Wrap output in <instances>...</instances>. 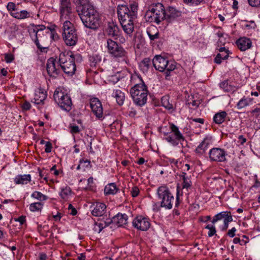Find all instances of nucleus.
I'll use <instances>...</instances> for the list:
<instances>
[{
  "mask_svg": "<svg viewBox=\"0 0 260 260\" xmlns=\"http://www.w3.org/2000/svg\"><path fill=\"white\" fill-rule=\"evenodd\" d=\"M147 34L148 35L150 39L153 41L159 38V32L156 28L153 26L150 27L147 29Z\"/></svg>",
  "mask_w": 260,
  "mask_h": 260,
  "instance_id": "34",
  "label": "nucleus"
},
{
  "mask_svg": "<svg viewBox=\"0 0 260 260\" xmlns=\"http://www.w3.org/2000/svg\"><path fill=\"white\" fill-rule=\"evenodd\" d=\"M200 104V102L198 101L193 100L192 102H188L187 104L188 105L189 107H193L195 108H197Z\"/></svg>",
  "mask_w": 260,
  "mask_h": 260,
  "instance_id": "53",
  "label": "nucleus"
},
{
  "mask_svg": "<svg viewBox=\"0 0 260 260\" xmlns=\"http://www.w3.org/2000/svg\"><path fill=\"white\" fill-rule=\"evenodd\" d=\"M192 122H198L201 124H204L205 120L203 118H191Z\"/></svg>",
  "mask_w": 260,
  "mask_h": 260,
  "instance_id": "60",
  "label": "nucleus"
},
{
  "mask_svg": "<svg viewBox=\"0 0 260 260\" xmlns=\"http://www.w3.org/2000/svg\"><path fill=\"white\" fill-rule=\"evenodd\" d=\"M226 151L221 148L214 147L209 152V157L211 161L221 162L226 161L227 155Z\"/></svg>",
  "mask_w": 260,
  "mask_h": 260,
  "instance_id": "11",
  "label": "nucleus"
},
{
  "mask_svg": "<svg viewBox=\"0 0 260 260\" xmlns=\"http://www.w3.org/2000/svg\"><path fill=\"white\" fill-rule=\"evenodd\" d=\"M85 27L92 29H96L100 26V18L98 12L85 20L83 22Z\"/></svg>",
  "mask_w": 260,
  "mask_h": 260,
  "instance_id": "16",
  "label": "nucleus"
},
{
  "mask_svg": "<svg viewBox=\"0 0 260 260\" xmlns=\"http://www.w3.org/2000/svg\"><path fill=\"white\" fill-rule=\"evenodd\" d=\"M247 139L243 135H240L238 137L237 143L240 145H243L246 142Z\"/></svg>",
  "mask_w": 260,
  "mask_h": 260,
  "instance_id": "52",
  "label": "nucleus"
},
{
  "mask_svg": "<svg viewBox=\"0 0 260 260\" xmlns=\"http://www.w3.org/2000/svg\"><path fill=\"white\" fill-rule=\"evenodd\" d=\"M138 4L130 5L129 8L125 5L119 6L117 14L121 27L125 34L131 35L134 30V20L137 18Z\"/></svg>",
  "mask_w": 260,
  "mask_h": 260,
  "instance_id": "1",
  "label": "nucleus"
},
{
  "mask_svg": "<svg viewBox=\"0 0 260 260\" xmlns=\"http://www.w3.org/2000/svg\"><path fill=\"white\" fill-rule=\"evenodd\" d=\"M112 96H114L119 105H122L125 99L124 93L119 89L113 90Z\"/></svg>",
  "mask_w": 260,
  "mask_h": 260,
  "instance_id": "28",
  "label": "nucleus"
},
{
  "mask_svg": "<svg viewBox=\"0 0 260 260\" xmlns=\"http://www.w3.org/2000/svg\"><path fill=\"white\" fill-rule=\"evenodd\" d=\"M133 79L137 78L140 83L136 84L130 89V93L135 104L139 106H144L147 103L148 90L147 86L138 76H134Z\"/></svg>",
  "mask_w": 260,
  "mask_h": 260,
  "instance_id": "2",
  "label": "nucleus"
},
{
  "mask_svg": "<svg viewBox=\"0 0 260 260\" xmlns=\"http://www.w3.org/2000/svg\"><path fill=\"white\" fill-rule=\"evenodd\" d=\"M5 59L7 63H10L13 61L14 57L11 53H6L5 54Z\"/></svg>",
  "mask_w": 260,
  "mask_h": 260,
  "instance_id": "47",
  "label": "nucleus"
},
{
  "mask_svg": "<svg viewBox=\"0 0 260 260\" xmlns=\"http://www.w3.org/2000/svg\"><path fill=\"white\" fill-rule=\"evenodd\" d=\"M90 106L92 112L98 119H101L103 116V108L101 101L96 98L90 100Z\"/></svg>",
  "mask_w": 260,
  "mask_h": 260,
  "instance_id": "14",
  "label": "nucleus"
},
{
  "mask_svg": "<svg viewBox=\"0 0 260 260\" xmlns=\"http://www.w3.org/2000/svg\"><path fill=\"white\" fill-rule=\"evenodd\" d=\"M52 146V144L49 142L45 143V152L46 153H49L51 151Z\"/></svg>",
  "mask_w": 260,
  "mask_h": 260,
  "instance_id": "54",
  "label": "nucleus"
},
{
  "mask_svg": "<svg viewBox=\"0 0 260 260\" xmlns=\"http://www.w3.org/2000/svg\"><path fill=\"white\" fill-rule=\"evenodd\" d=\"M111 223V219L108 218H107L106 220H101L100 222H96L93 227V230L100 233L103 229L108 226Z\"/></svg>",
  "mask_w": 260,
  "mask_h": 260,
  "instance_id": "26",
  "label": "nucleus"
},
{
  "mask_svg": "<svg viewBox=\"0 0 260 260\" xmlns=\"http://www.w3.org/2000/svg\"><path fill=\"white\" fill-rule=\"evenodd\" d=\"M43 204L41 202H35L30 204L29 210L32 212L40 211L43 208Z\"/></svg>",
  "mask_w": 260,
  "mask_h": 260,
  "instance_id": "39",
  "label": "nucleus"
},
{
  "mask_svg": "<svg viewBox=\"0 0 260 260\" xmlns=\"http://www.w3.org/2000/svg\"><path fill=\"white\" fill-rule=\"evenodd\" d=\"M127 215L125 214L118 213L111 219L112 222L116 224L118 226H122L127 223Z\"/></svg>",
  "mask_w": 260,
  "mask_h": 260,
  "instance_id": "23",
  "label": "nucleus"
},
{
  "mask_svg": "<svg viewBox=\"0 0 260 260\" xmlns=\"http://www.w3.org/2000/svg\"><path fill=\"white\" fill-rule=\"evenodd\" d=\"M180 177L183 180L182 188L186 189L187 190L190 188L192 185V183L190 180V177L186 175L184 172H182L180 175Z\"/></svg>",
  "mask_w": 260,
  "mask_h": 260,
  "instance_id": "30",
  "label": "nucleus"
},
{
  "mask_svg": "<svg viewBox=\"0 0 260 260\" xmlns=\"http://www.w3.org/2000/svg\"><path fill=\"white\" fill-rule=\"evenodd\" d=\"M55 221L59 220L61 217V214L60 213H58L56 215L53 216Z\"/></svg>",
  "mask_w": 260,
  "mask_h": 260,
  "instance_id": "63",
  "label": "nucleus"
},
{
  "mask_svg": "<svg viewBox=\"0 0 260 260\" xmlns=\"http://www.w3.org/2000/svg\"><path fill=\"white\" fill-rule=\"evenodd\" d=\"M205 229L209 230L208 233V237H211L216 235V230L214 224H209L205 227Z\"/></svg>",
  "mask_w": 260,
  "mask_h": 260,
  "instance_id": "41",
  "label": "nucleus"
},
{
  "mask_svg": "<svg viewBox=\"0 0 260 260\" xmlns=\"http://www.w3.org/2000/svg\"><path fill=\"white\" fill-rule=\"evenodd\" d=\"M107 47L108 52L113 57L118 58L127 56V53L125 50L110 39L107 40Z\"/></svg>",
  "mask_w": 260,
  "mask_h": 260,
  "instance_id": "10",
  "label": "nucleus"
},
{
  "mask_svg": "<svg viewBox=\"0 0 260 260\" xmlns=\"http://www.w3.org/2000/svg\"><path fill=\"white\" fill-rule=\"evenodd\" d=\"M204 0H183V2L189 6H198L201 4Z\"/></svg>",
  "mask_w": 260,
  "mask_h": 260,
  "instance_id": "45",
  "label": "nucleus"
},
{
  "mask_svg": "<svg viewBox=\"0 0 260 260\" xmlns=\"http://www.w3.org/2000/svg\"><path fill=\"white\" fill-rule=\"evenodd\" d=\"M7 9L9 12H10V13L13 12V11L16 10L15 4L13 2L8 3L7 6Z\"/></svg>",
  "mask_w": 260,
  "mask_h": 260,
  "instance_id": "46",
  "label": "nucleus"
},
{
  "mask_svg": "<svg viewBox=\"0 0 260 260\" xmlns=\"http://www.w3.org/2000/svg\"><path fill=\"white\" fill-rule=\"evenodd\" d=\"M10 15L18 19H23L29 18L30 16V14L26 10H22L17 12H11Z\"/></svg>",
  "mask_w": 260,
  "mask_h": 260,
  "instance_id": "31",
  "label": "nucleus"
},
{
  "mask_svg": "<svg viewBox=\"0 0 260 260\" xmlns=\"http://www.w3.org/2000/svg\"><path fill=\"white\" fill-rule=\"evenodd\" d=\"M56 64V60L53 57L49 58L46 63V70L48 75L55 78L59 75L60 70Z\"/></svg>",
  "mask_w": 260,
  "mask_h": 260,
  "instance_id": "15",
  "label": "nucleus"
},
{
  "mask_svg": "<svg viewBox=\"0 0 260 260\" xmlns=\"http://www.w3.org/2000/svg\"><path fill=\"white\" fill-rule=\"evenodd\" d=\"M31 180V176L29 174L23 175H17L14 178V182L17 184H26Z\"/></svg>",
  "mask_w": 260,
  "mask_h": 260,
  "instance_id": "29",
  "label": "nucleus"
},
{
  "mask_svg": "<svg viewBox=\"0 0 260 260\" xmlns=\"http://www.w3.org/2000/svg\"><path fill=\"white\" fill-rule=\"evenodd\" d=\"M161 102L162 106L166 109L168 110L172 109L173 108V105L170 103L168 96H163L161 98Z\"/></svg>",
  "mask_w": 260,
  "mask_h": 260,
  "instance_id": "42",
  "label": "nucleus"
},
{
  "mask_svg": "<svg viewBox=\"0 0 260 260\" xmlns=\"http://www.w3.org/2000/svg\"><path fill=\"white\" fill-rule=\"evenodd\" d=\"M139 192L140 190L137 186H134L132 188L131 194L133 197L135 198L137 197L139 195Z\"/></svg>",
  "mask_w": 260,
  "mask_h": 260,
  "instance_id": "50",
  "label": "nucleus"
},
{
  "mask_svg": "<svg viewBox=\"0 0 260 260\" xmlns=\"http://www.w3.org/2000/svg\"><path fill=\"white\" fill-rule=\"evenodd\" d=\"M79 55H74L71 52H61L58 56L59 66L63 72L68 76H72L75 73L76 66L75 60Z\"/></svg>",
  "mask_w": 260,
  "mask_h": 260,
  "instance_id": "3",
  "label": "nucleus"
},
{
  "mask_svg": "<svg viewBox=\"0 0 260 260\" xmlns=\"http://www.w3.org/2000/svg\"><path fill=\"white\" fill-rule=\"evenodd\" d=\"M249 4L253 7H260V0H248Z\"/></svg>",
  "mask_w": 260,
  "mask_h": 260,
  "instance_id": "49",
  "label": "nucleus"
},
{
  "mask_svg": "<svg viewBox=\"0 0 260 260\" xmlns=\"http://www.w3.org/2000/svg\"><path fill=\"white\" fill-rule=\"evenodd\" d=\"M246 27L249 28L254 29L256 27V24L253 21H251L249 24H246Z\"/></svg>",
  "mask_w": 260,
  "mask_h": 260,
  "instance_id": "62",
  "label": "nucleus"
},
{
  "mask_svg": "<svg viewBox=\"0 0 260 260\" xmlns=\"http://www.w3.org/2000/svg\"><path fill=\"white\" fill-rule=\"evenodd\" d=\"M117 188L115 183H111L106 185L104 192L106 194H114L117 191Z\"/></svg>",
  "mask_w": 260,
  "mask_h": 260,
  "instance_id": "36",
  "label": "nucleus"
},
{
  "mask_svg": "<svg viewBox=\"0 0 260 260\" xmlns=\"http://www.w3.org/2000/svg\"><path fill=\"white\" fill-rule=\"evenodd\" d=\"M236 232V229L234 227L232 229L229 230L227 235L230 237H234L235 236V232Z\"/></svg>",
  "mask_w": 260,
  "mask_h": 260,
  "instance_id": "57",
  "label": "nucleus"
},
{
  "mask_svg": "<svg viewBox=\"0 0 260 260\" xmlns=\"http://www.w3.org/2000/svg\"><path fill=\"white\" fill-rule=\"evenodd\" d=\"M236 45L238 48L242 51H245L251 48L252 43L251 40L247 38H241L237 40Z\"/></svg>",
  "mask_w": 260,
  "mask_h": 260,
  "instance_id": "20",
  "label": "nucleus"
},
{
  "mask_svg": "<svg viewBox=\"0 0 260 260\" xmlns=\"http://www.w3.org/2000/svg\"><path fill=\"white\" fill-rule=\"evenodd\" d=\"M83 163H87L86 168L91 167L90 160H89L88 159L84 160V159H82L80 160V164L78 166V167L77 168V170H79L81 169V167L82 166Z\"/></svg>",
  "mask_w": 260,
  "mask_h": 260,
  "instance_id": "48",
  "label": "nucleus"
},
{
  "mask_svg": "<svg viewBox=\"0 0 260 260\" xmlns=\"http://www.w3.org/2000/svg\"><path fill=\"white\" fill-rule=\"evenodd\" d=\"M212 143L210 137H206L200 144L196 148V153L199 156L203 155L207 149L208 146Z\"/></svg>",
  "mask_w": 260,
  "mask_h": 260,
  "instance_id": "19",
  "label": "nucleus"
},
{
  "mask_svg": "<svg viewBox=\"0 0 260 260\" xmlns=\"http://www.w3.org/2000/svg\"><path fill=\"white\" fill-rule=\"evenodd\" d=\"M15 221H18L20 223L21 225H22L25 223V222L26 221L25 216H21L17 219H16Z\"/></svg>",
  "mask_w": 260,
  "mask_h": 260,
  "instance_id": "59",
  "label": "nucleus"
},
{
  "mask_svg": "<svg viewBox=\"0 0 260 260\" xmlns=\"http://www.w3.org/2000/svg\"><path fill=\"white\" fill-rule=\"evenodd\" d=\"M73 192L71 188L68 186H66L61 188L59 196L64 201L68 200L73 196Z\"/></svg>",
  "mask_w": 260,
  "mask_h": 260,
  "instance_id": "27",
  "label": "nucleus"
},
{
  "mask_svg": "<svg viewBox=\"0 0 260 260\" xmlns=\"http://www.w3.org/2000/svg\"><path fill=\"white\" fill-rule=\"evenodd\" d=\"M157 195L160 201V206L166 209H171L175 199L168 187L165 185H161L157 188Z\"/></svg>",
  "mask_w": 260,
  "mask_h": 260,
  "instance_id": "5",
  "label": "nucleus"
},
{
  "mask_svg": "<svg viewBox=\"0 0 260 260\" xmlns=\"http://www.w3.org/2000/svg\"><path fill=\"white\" fill-rule=\"evenodd\" d=\"M39 260H46L47 255L45 253L42 252L39 254Z\"/></svg>",
  "mask_w": 260,
  "mask_h": 260,
  "instance_id": "61",
  "label": "nucleus"
},
{
  "mask_svg": "<svg viewBox=\"0 0 260 260\" xmlns=\"http://www.w3.org/2000/svg\"><path fill=\"white\" fill-rule=\"evenodd\" d=\"M78 11L79 15L82 22L85 20H87L89 17L98 12L94 7L89 3L81 6V10Z\"/></svg>",
  "mask_w": 260,
  "mask_h": 260,
  "instance_id": "13",
  "label": "nucleus"
},
{
  "mask_svg": "<svg viewBox=\"0 0 260 260\" xmlns=\"http://www.w3.org/2000/svg\"><path fill=\"white\" fill-rule=\"evenodd\" d=\"M220 87L223 89L225 91L230 92L235 90V86L229 84L227 80H224L219 84Z\"/></svg>",
  "mask_w": 260,
  "mask_h": 260,
  "instance_id": "37",
  "label": "nucleus"
},
{
  "mask_svg": "<svg viewBox=\"0 0 260 260\" xmlns=\"http://www.w3.org/2000/svg\"><path fill=\"white\" fill-rule=\"evenodd\" d=\"M62 37L66 44L69 46H75L78 41L76 30L71 22L62 23Z\"/></svg>",
  "mask_w": 260,
  "mask_h": 260,
  "instance_id": "6",
  "label": "nucleus"
},
{
  "mask_svg": "<svg viewBox=\"0 0 260 260\" xmlns=\"http://www.w3.org/2000/svg\"><path fill=\"white\" fill-rule=\"evenodd\" d=\"M22 108L24 110H28L31 108V105L28 102L25 101L22 104Z\"/></svg>",
  "mask_w": 260,
  "mask_h": 260,
  "instance_id": "56",
  "label": "nucleus"
},
{
  "mask_svg": "<svg viewBox=\"0 0 260 260\" xmlns=\"http://www.w3.org/2000/svg\"><path fill=\"white\" fill-rule=\"evenodd\" d=\"M86 256L84 253H81L77 257V260H85Z\"/></svg>",
  "mask_w": 260,
  "mask_h": 260,
  "instance_id": "64",
  "label": "nucleus"
},
{
  "mask_svg": "<svg viewBox=\"0 0 260 260\" xmlns=\"http://www.w3.org/2000/svg\"><path fill=\"white\" fill-rule=\"evenodd\" d=\"M232 217V216L230 211H222L216 214L213 217L211 222L213 224H215L219 220L223 219V221H225V219L230 218Z\"/></svg>",
  "mask_w": 260,
  "mask_h": 260,
  "instance_id": "25",
  "label": "nucleus"
},
{
  "mask_svg": "<svg viewBox=\"0 0 260 260\" xmlns=\"http://www.w3.org/2000/svg\"><path fill=\"white\" fill-rule=\"evenodd\" d=\"M151 61L149 58H145L140 63L139 67L143 73L147 72L151 66Z\"/></svg>",
  "mask_w": 260,
  "mask_h": 260,
  "instance_id": "33",
  "label": "nucleus"
},
{
  "mask_svg": "<svg viewBox=\"0 0 260 260\" xmlns=\"http://www.w3.org/2000/svg\"><path fill=\"white\" fill-rule=\"evenodd\" d=\"M45 28L44 25H38L36 28L34 29V32L36 33V37L38 36V33L40 30H43Z\"/></svg>",
  "mask_w": 260,
  "mask_h": 260,
  "instance_id": "55",
  "label": "nucleus"
},
{
  "mask_svg": "<svg viewBox=\"0 0 260 260\" xmlns=\"http://www.w3.org/2000/svg\"><path fill=\"white\" fill-rule=\"evenodd\" d=\"M31 197L37 199L40 201H46L48 199L47 196L43 194L41 192L35 191L31 194Z\"/></svg>",
  "mask_w": 260,
  "mask_h": 260,
  "instance_id": "38",
  "label": "nucleus"
},
{
  "mask_svg": "<svg viewBox=\"0 0 260 260\" xmlns=\"http://www.w3.org/2000/svg\"><path fill=\"white\" fill-rule=\"evenodd\" d=\"M170 132H162L164 139L173 146H177L180 142L183 141L184 138L174 123H170Z\"/></svg>",
  "mask_w": 260,
  "mask_h": 260,
  "instance_id": "9",
  "label": "nucleus"
},
{
  "mask_svg": "<svg viewBox=\"0 0 260 260\" xmlns=\"http://www.w3.org/2000/svg\"><path fill=\"white\" fill-rule=\"evenodd\" d=\"M233 221V217H232L230 218L225 219V221H223V225L222 229V231H225L227 230V229L229 227V222Z\"/></svg>",
  "mask_w": 260,
  "mask_h": 260,
  "instance_id": "51",
  "label": "nucleus"
},
{
  "mask_svg": "<svg viewBox=\"0 0 260 260\" xmlns=\"http://www.w3.org/2000/svg\"><path fill=\"white\" fill-rule=\"evenodd\" d=\"M106 208L105 204L100 202L93 203L90 206L91 214L94 216H103L105 213Z\"/></svg>",
  "mask_w": 260,
  "mask_h": 260,
  "instance_id": "18",
  "label": "nucleus"
},
{
  "mask_svg": "<svg viewBox=\"0 0 260 260\" xmlns=\"http://www.w3.org/2000/svg\"><path fill=\"white\" fill-rule=\"evenodd\" d=\"M152 63L156 70L164 72L166 80H170L172 72L176 67L175 61L169 60L161 55L155 56L152 60Z\"/></svg>",
  "mask_w": 260,
  "mask_h": 260,
  "instance_id": "4",
  "label": "nucleus"
},
{
  "mask_svg": "<svg viewBox=\"0 0 260 260\" xmlns=\"http://www.w3.org/2000/svg\"><path fill=\"white\" fill-rule=\"evenodd\" d=\"M152 8L154 12V16L155 17V22L159 24L161 21L165 18V10L164 6L160 3L153 4Z\"/></svg>",
  "mask_w": 260,
  "mask_h": 260,
  "instance_id": "17",
  "label": "nucleus"
},
{
  "mask_svg": "<svg viewBox=\"0 0 260 260\" xmlns=\"http://www.w3.org/2000/svg\"><path fill=\"white\" fill-rule=\"evenodd\" d=\"M69 128L70 129V133L72 135L79 134L82 130L83 129V127H80V126L74 124H71L69 126Z\"/></svg>",
  "mask_w": 260,
  "mask_h": 260,
  "instance_id": "43",
  "label": "nucleus"
},
{
  "mask_svg": "<svg viewBox=\"0 0 260 260\" xmlns=\"http://www.w3.org/2000/svg\"><path fill=\"white\" fill-rule=\"evenodd\" d=\"M133 225L138 230L146 231L150 227V221L147 217L142 215L137 216L133 221Z\"/></svg>",
  "mask_w": 260,
  "mask_h": 260,
  "instance_id": "12",
  "label": "nucleus"
},
{
  "mask_svg": "<svg viewBox=\"0 0 260 260\" xmlns=\"http://www.w3.org/2000/svg\"><path fill=\"white\" fill-rule=\"evenodd\" d=\"M249 105L248 101L246 99H241L237 104L238 109H240L246 107Z\"/></svg>",
  "mask_w": 260,
  "mask_h": 260,
  "instance_id": "44",
  "label": "nucleus"
},
{
  "mask_svg": "<svg viewBox=\"0 0 260 260\" xmlns=\"http://www.w3.org/2000/svg\"><path fill=\"white\" fill-rule=\"evenodd\" d=\"M227 116V113L225 111H221L216 113L213 117L214 122L218 124L222 123Z\"/></svg>",
  "mask_w": 260,
  "mask_h": 260,
  "instance_id": "32",
  "label": "nucleus"
},
{
  "mask_svg": "<svg viewBox=\"0 0 260 260\" xmlns=\"http://www.w3.org/2000/svg\"><path fill=\"white\" fill-rule=\"evenodd\" d=\"M229 57V53L226 51L224 53H218L214 59V61L217 64H220L222 60H225Z\"/></svg>",
  "mask_w": 260,
  "mask_h": 260,
  "instance_id": "40",
  "label": "nucleus"
},
{
  "mask_svg": "<svg viewBox=\"0 0 260 260\" xmlns=\"http://www.w3.org/2000/svg\"><path fill=\"white\" fill-rule=\"evenodd\" d=\"M108 36L117 37L118 36L119 29L117 25L113 22H109L105 30Z\"/></svg>",
  "mask_w": 260,
  "mask_h": 260,
  "instance_id": "22",
  "label": "nucleus"
},
{
  "mask_svg": "<svg viewBox=\"0 0 260 260\" xmlns=\"http://www.w3.org/2000/svg\"><path fill=\"white\" fill-rule=\"evenodd\" d=\"M53 98L55 103L62 109L68 111L71 109L72 106L71 99L63 89L56 88L54 92Z\"/></svg>",
  "mask_w": 260,
  "mask_h": 260,
  "instance_id": "7",
  "label": "nucleus"
},
{
  "mask_svg": "<svg viewBox=\"0 0 260 260\" xmlns=\"http://www.w3.org/2000/svg\"><path fill=\"white\" fill-rule=\"evenodd\" d=\"M60 21L63 23L71 22L74 17V9L71 0H59Z\"/></svg>",
  "mask_w": 260,
  "mask_h": 260,
  "instance_id": "8",
  "label": "nucleus"
},
{
  "mask_svg": "<svg viewBox=\"0 0 260 260\" xmlns=\"http://www.w3.org/2000/svg\"><path fill=\"white\" fill-rule=\"evenodd\" d=\"M35 43L37 46L38 48L41 51H43V50H44L46 48L42 47L41 45L39 43V40L38 39V36H36V39L35 40Z\"/></svg>",
  "mask_w": 260,
  "mask_h": 260,
  "instance_id": "58",
  "label": "nucleus"
},
{
  "mask_svg": "<svg viewBox=\"0 0 260 260\" xmlns=\"http://www.w3.org/2000/svg\"><path fill=\"white\" fill-rule=\"evenodd\" d=\"M47 97L46 92L41 88L36 91L34 98L31 101L35 104L39 105L43 103Z\"/></svg>",
  "mask_w": 260,
  "mask_h": 260,
  "instance_id": "21",
  "label": "nucleus"
},
{
  "mask_svg": "<svg viewBox=\"0 0 260 260\" xmlns=\"http://www.w3.org/2000/svg\"><path fill=\"white\" fill-rule=\"evenodd\" d=\"M181 13L173 7H169L167 10L165 11V18L168 21H171L175 18L179 17Z\"/></svg>",
  "mask_w": 260,
  "mask_h": 260,
  "instance_id": "24",
  "label": "nucleus"
},
{
  "mask_svg": "<svg viewBox=\"0 0 260 260\" xmlns=\"http://www.w3.org/2000/svg\"><path fill=\"white\" fill-rule=\"evenodd\" d=\"M152 8H154L153 4L149 7V9L146 12L145 18L147 21L155 22V17Z\"/></svg>",
  "mask_w": 260,
  "mask_h": 260,
  "instance_id": "35",
  "label": "nucleus"
}]
</instances>
